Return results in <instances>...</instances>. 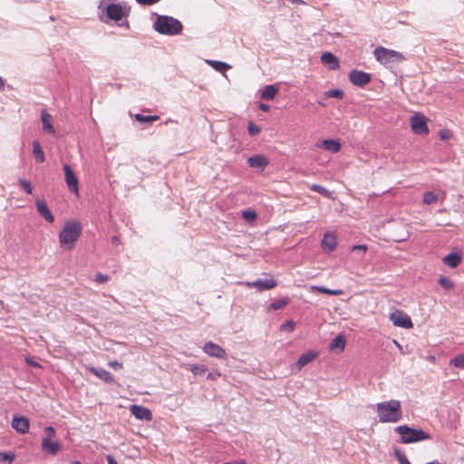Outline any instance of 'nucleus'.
Wrapping results in <instances>:
<instances>
[{
    "label": "nucleus",
    "mask_w": 464,
    "mask_h": 464,
    "mask_svg": "<svg viewBox=\"0 0 464 464\" xmlns=\"http://www.w3.org/2000/svg\"><path fill=\"white\" fill-rule=\"evenodd\" d=\"M379 421L382 423H396L402 419L401 401L390 400L376 404Z\"/></svg>",
    "instance_id": "obj_1"
},
{
    "label": "nucleus",
    "mask_w": 464,
    "mask_h": 464,
    "mask_svg": "<svg viewBox=\"0 0 464 464\" xmlns=\"http://www.w3.org/2000/svg\"><path fill=\"white\" fill-rule=\"evenodd\" d=\"M82 234V225L79 221L65 222L59 234V243L62 248L72 250Z\"/></svg>",
    "instance_id": "obj_2"
},
{
    "label": "nucleus",
    "mask_w": 464,
    "mask_h": 464,
    "mask_svg": "<svg viewBox=\"0 0 464 464\" xmlns=\"http://www.w3.org/2000/svg\"><path fill=\"white\" fill-rule=\"evenodd\" d=\"M153 28L160 34L177 35L181 33L183 25L172 16L160 15L154 22Z\"/></svg>",
    "instance_id": "obj_3"
},
{
    "label": "nucleus",
    "mask_w": 464,
    "mask_h": 464,
    "mask_svg": "<svg viewBox=\"0 0 464 464\" xmlns=\"http://www.w3.org/2000/svg\"><path fill=\"white\" fill-rule=\"evenodd\" d=\"M394 431L401 436V442L404 444L419 442L430 439V435L422 430L413 429L407 425L397 426Z\"/></svg>",
    "instance_id": "obj_4"
},
{
    "label": "nucleus",
    "mask_w": 464,
    "mask_h": 464,
    "mask_svg": "<svg viewBox=\"0 0 464 464\" xmlns=\"http://www.w3.org/2000/svg\"><path fill=\"white\" fill-rule=\"evenodd\" d=\"M373 54L376 60L385 66H391L393 63L402 62L405 60L402 53L382 46L375 48Z\"/></svg>",
    "instance_id": "obj_5"
},
{
    "label": "nucleus",
    "mask_w": 464,
    "mask_h": 464,
    "mask_svg": "<svg viewBox=\"0 0 464 464\" xmlns=\"http://www.w3.org/2000/svg\"><path fill=\"white\" fill-rule=\"evenodd\" d=\"M44 431L45 436L42 440V450L50 455H56L62 450V444L53 440L56 434L55 429L52 426H48Z\"/></svg>",
    "instance_id": "obj_6"
},
{
    "label": "nucleus",
    "mask_w": 464,
    "mask_h": 464,
    "mask_svg": "<svg viewBox=\"0 0 464 464\" xmlns=\"http://www.w3.org/2000/svg\"><path fill=\"white\" fill-rule=\"evenodd\" d=\"M427 121L428 119L420 113L412 115L410 119L411 130L418 135H428L430 130L427 126Z\"/></svg>",
    "instance_id": "obj_7"
},
{
    "label": "nucleus",
    "mask_w": 464,
    "mask_h": 464,
    "mask_svg": "<svg viewBox=\"0 0 464 464\" xmlns=\"http://www.w3.org/2000/svg\"><path fill=\"white\" fill-rule=\"evenodd\" d=\"M389 318L394 326L404 329H411L413 327L411 318L402 310L396 309L390 314Z\"/></svg>",
    "instance_id": "obj_8"
},
{
    "label": "nucleus",
    "mask_w": 464,
    "mask_h": 464,
    "mask_svg": "<svg viewBox=\"0 0 464 464\" xmlns=\"http://www.w3.org/2000/svg\"><path fill=\"white\" fill-rule=\"evenodd\" d=\"M105 11L108 19L119 22L129 15L130 8L120 4H111L106 6Z\"/></svg>",
    "instance_id": "obj_9"
},
{
    "label": "nucleus",
    "mask_w": 464,
    "mask_h": 464,
    "mask_svg": "<svg viewBox=\"0 0 464 464\" xmlns=\"http://www.w3.org/2000/svg\"><path fill=\"white\" fill-rule=\"evenodd\" d=\"M238 284L248 288H256L260 292L273 289L277 285L276 281H275L271 276L266 279H258L254 282H238Z\"/></svg>",
    "instance_id": "obj_10"
},
{
    "label": "nucleus",
    "mask_w": 464,
    "mask_h": 464,
    "mask_svg": "<svg viewBox=\"0 0 464 464\" xmlns=\"http://www.w3.org/2000/svg\"><path fill=\"white\" fill-rule=\"evenodd\" d=\"M65 183L69 190L75 195H79V180L72 168L68 164L63 165Z\"/></svg>",
    "instance_id": "obj_11"
},
{
    "label": "nucleus",
    "mask_w": 464,
    "mask_h": 464,
    "mask_svg": "<svg viewBox=\"0 0 464 464\" xmlns=\"http://www.w3.org/2000/svg\"><path fill=\"white\" fill-rule=\"evenodd\" d=\"M203 351L205 353H207L208 356L215 357L218 359H226L227 358V353L225 349H223L218 344L209 341L207 342L203 346Z\"/></svg>",
    "instance_id": "obj_12"
},
{
    "label": "nucleus",
    "mask_w": 464,
    "mask_h": 464,
    "mask_svg": "<svg viewBox=\"0 0 464 464\" xmlns=\"http://www.w3.org/2000/svg\"><path fill=\"white\" fill-rule=\"evenodd\" d=\"M349 80L353 85L362 87L371 82V75L362 71L353 70L349 73Z\"/></svg>",
    "instance_id": "obj_13"
},
{
    "label": "nucleus",
    "mask_w": 464,
    "mask_h": 464,
    "mask_svg": "<svg viewBox=\"0 0 464 464\" xmlns=\"http://www.w3.org/2000/svg\"><path fill=\"white\" fill-rule=\"evenodd\" d=\"M130 411L138 420H144L148 421L152 420L151 411L146 407L134 404L130 406Z\"/></svg>",
    "instance_id": "obj_14"
},
{
    "label": "nucleus",
    "mask_w": 464,
    "mask_h": 464,
    "mask_svg": "<svg viewBox=\"0 0 464 464\" xmlns=\"http://www.w3.org/2000/svg\"><path fill=\"white\" fill-rule=\"evenodd\" d=\"M12 428L20 434H25L30 428V421L25 417L14 416L12 420Z\"/></svg>",
    "instance_id": "obj_15"
},
{
    "label": "nucleus",
    "mask_w": 464,
    "mask_h": 464,
    "mask_svg": "<svg viewBox=\"0 0 464 464\" xmlns=\"http://www.w3.org/2000/svg\"><path fill=\"white\" fill-rule=\"evenodd\" d=\"M35 206L38 213L45 219V221L48 223H53L54 221V217L44 199H37Z\"/></svg>",
    "instance_id": "obj_16"
},
{
    "label": "nucleus",
    "mask_w": 464,
    "mask_h": 464,
    "mask_svg": "<svg viewBox=\"0 0 464 464\" xmlns=\"http://www.w3.org/2000/svg\"><path fill=\"white\" fill-rule=\"evenodd\" d=\"M337 246V237L332 232H327L324 234V238L322 240V247L324 251L332 252Z\"/></svg>",
    "instance_id": "obj_17"
},
{
    "label": "nucleus",
    "mask_w": 464,
    "mask_h": 464,
    "mask_svg": "<svg viewBox=\"0 0 464 464\" xmlns=\"http://www.w3.org/2000/svg\"><path fill=\"white\" fill-rule=\"evenodd\" d=\"M318 354H319L318 352H314V351H308V352L303 353L299 357V359L295 364L297 371H300L306 364H308L311 362H313L314 360H315L318 357Z\"/></svg>",
    "instance_id": "obj_18"
},
{
    "label": "nucleus",
    "mask_w": 464,
    "mask_h": 464,
    "mask_svg": "<svg viewBox=\"0 0 464 464\" xmlns=\"http://www.w3.org/2000/svg\"><path fill=\"white\" fill-rule=\"evenodd\" d=\"M322 63L326 65L330 70H336L339 68V61L333 53L326 52L321 56Z\"/></svg>",
    "instance_id": "obj_19"
},
{
    "label": "nucleus",
    "mask_w": 464,
    "mask_h": 464,
    "mask_svg": "<svg viewBox=\"0 0 464 464\" xmlns=\"http://www.w3.org/2000/svg\"><path fill=\"white\" fill-rule=\"evenodd\" d=\"M247 163L251 168L265 169L268 164L269 160L262 155H256L247 159Z\"/></svg>",
    "instance_id": "obj_20"
},
{
    "label": "nucleus",
    "mask_w": 464,
    "mask_h": 464,
    "mask_svg": "<svg viewBox=\"0 0 464 464\" xmlns=\"http://www.w3.org/2000/svg\"><path fill=\"white\" fill-rule=\"evenodd\" d=\"M41 121H42V123H43V129H44V131L49 133V134H54L55 133V130L53 126V118H52V115L50 113H48L47 111H42V114H41Z\"/></svg>",
    "instance_id": "obj_21"
},
{
    "label": "nucleus",
    "mask_w": 464,
    "mask_h": 464,
    "mask_svg": "<svg viewBox=\"0 0 464 464\" xmlns=\"http://www.w3.org/2000/svg\"><path fill=\"white\" fill-rule=\"evenodd\" d=\"M317 146L326 150H329L333 153L339 152L342 148L340 141H338L337 140H324Z\"/></svg>",
    "instance_id": "obj_22"
},
{
    "label": "nucleus",
    "mask_w": 464,
    "mask_h": 464,
    "mask_svg": "<svg viewBox=\"0 0 464 464\" xmlns=\"http://www.w3.org/2000/svg\"><path fill=\"white\" fill-rule=\"evenodd\" d=\"M90 372H92L96 377L100 378L101 380L104 381L105 382L111 383L114 382L113 375L104 370V369H96L94 367H92L89 369Z\"/></svg>",
    "instance_id": "obj_23"
},
{
    "label": "nucleus",
    "mask_w": 464,
    "mask_h": 464,
    "mask_svg": "<svg viewBox=\"0 0 464 464\" xmlns=\"http://www.w3.org/2000/svg\"><path fill=\"white\" fill-rule=\"evenodd\" d=\"M445 265L451 268L457 267L461 262V256L458 253H450L442 258Z\"/></svg>",
    "instance_id": "obj_24"
},
{
    "label": "nucleus",
    "mask_w": 464,
    "mask_h": 464,
    "mask_svg": "<svg viewBox=\"0 0 464 464\" xmlns=\"http://www.w3.org/2000/svg\"><path fill=\"white\" fill-rule=\"evenodd\" d=\"M346 345V340L345 337L343 334H339L336 336L330 344L331 350H339L340 352H343Z\"/></svg>",
    "instance_id": "obj_25"
},
{
    "label": "nucleus",
    "mask_w": 464,
    "mask_h": 464,
    "mask_svg": "<svg viewBox=\"0 0 464 464\" xmlns=\"http://www.w3.org/2000/svg\"><path fill=\"white\" fill-rule=\"evenodd\" d=\"M278 92V88L275 85H267L262 92V98L267 101L273 100Z\"/></svg>",
    "instance_id": "obj_26"
},
{
    "label": "nucleus",
    "mask_w": 464,
    "mask_h": 464,
    "mask_svg": "<svg viewBox=\"0 0 464 464\" xmlns=\"http://www.w3.org/2000/svg\"><path fill=\"white\" fill-rule=\"evenodd\" d=\"M311 290L314 292L326 294L329 295H341L343 294V291L341 289L332 290V289L325 288L324 286H317V285L311 286Z\"/></svg>",
    "instance_id": "obj_27"
},
{
    "label": "nucleus",
    "mask_w": 464,
    "mask_h": 464,
    "mask_svg": "<svg viewBox=\"0 0 464 464\" xmlns=\"http://www.w3.org/2000/svg\"><path fill=\"white\" fill-rule=\"evenodd\" d=\"M33 153L35 156L36 160L38 162L42 163L44 161V160H45L44 153L41 148L39 141H37V140L34 141V143H33Z\"/></svg>",
    "instance_id": "obj_28"
},
{
    "label": "nucleus",
    "mask_w": 464,
    "mask_h": 464,
    "mask_svg": "<svg viewBox=\"0 0 464 464\" xmlns=\"http://www.w3.org/2000/svg\"><path fill=\"white\" fill-rule=\"evenodd\" d=\"M289 304V298L285 297L280 300H276L270 304L268 310L269 311H276L284 308L285 305Z\"/></svg>",
    "instance_id": "obj_29"
},
{
    "label": "nucleus",
    "mask_w": 464,
    "mask_h": 464,
    "mask_svg": "<svg viewBox=\"0 0 464 464\" xmlns=\"http://www.w3.org/2000/svg\"><path fill=\"white\" fill-rule=\"evenodd\" d=\"M439 195L433 191H427L423 195V202L427 205H431L437 202Z\"/></svg>",
    "instance_id": "obj_30"
},
{
    "label": "nucleus",
    "mask_w": 464,
    "mask_h": 464,
    "mask_svg": "<svg viewBox=\"0 0 464 464\" xmlns=\"http://www.w3.org/2000/svg\"><path fill=\"white\" fill-rule=\"evenodd\" d=\"M135 120L141 123H148L160 120V116L158 115H151V116H145L142 114H135Z\"/></svg>",
    "instance_id": "obj_31"
},
{
    "label": "nucleus",
    "mask_w": 464,
    "mask_h": 464,
    "mask_svg": "<svg viewBox=\"0 0 464 464\" xmlns=\"http://www.w3.org/2000/svg\"><path fill=\"white\" fill-rule=\"evenodd\" d=\"M439 284L446 290H451L455 286L454 282L446 276H440L439 279Z\"/></svg>",
    "instance_id": "obj_32"
},
{
    "label": "nucleus",
    "mask_w": 464,
    "mask_h": 464,
    "mask_svg": "<svg viewBox=\"0 0 464 464\" xmlns=\"http://www.w3.org/2000/svg\"><path fill=\"white\" fill-rule=\"evenodd\" d=\"M310 189L314 191V192H317L326 198H330V195H331V192L329 190H327L325 188H324L323 186L321 185H318V184H313L310 186Z\"/></svg>",
    "instance_id": "obj_33"
},
{
    "label": "nucleus",
    "mask_w": 464,
    "mask_h": 464,
    "mask_svg": "<svg viewBox=\"0 0 464 464\" xmlns=\"http://www.w3.org/2000/svg\"><path fill=\"white\" fill-rule=\"evenodd\" d=\"M450 364L459 369H464V354H459L450 361Z\"/></svg>",
    "instance_id": "obj_34"
},
{
    "label": "nucleus",
    "mask_w": 464,
    "mask_h": 464,
    "mask_svg": "<svg viewBox=\"0 0 464 464\" xmlns=\"http://www.w3.org/2000/svg\"><path fill=\"white\" fill-rule=\"evenodd\" d=\"M19 185L22 187V188L27 193L32 194L33 193V187L31 183L24 179H19Z\"/></svg>",
    "instance_id": "obj_35"
},
{
    "label": "nucleus",
    "mask_w": 464,
    "mask_h": 464,
    "mask_svg": "<svg viewBox=\"0 0 464 464\" xmlns=\"http://www.w3.org/2000/svg\"><path fill=\"white\" fill-rule=\"evenodd\" d=\"M325 95L331 98L343 99L344 93L342 90H330L325 92Z\"/></svg>",
    "instance_id": "obj_36"
},
{
    "label": "nucleus",
    "mask_w": 464,
    "mask_h": 464,
    "mask_svg": "<svg viewBox=\"0 0 464 464\" xmlns=\"http://www.w3.org/2000/svg\"><path fill=\"white\" fill-rule=\"evenodd\" d=\"M394 454L396 456V459H398L400 464H411V462L408 460L407 457L404 453H402L401 450H396L394 451Z\"/></svg>",
    "instance_id": "obj_37"
},
{
    "label": "nucleus",
    "mask_w": 464,
    "mask_h": 464,
    "mask_svg": "<svg viewBox=\"0 0 464 464\" xmlns=\"http://www.w3.org/2000/svg\"><path fill=\"white\" fill-rule=\"evenodd\" d=\"M188 369L195 375L202 374V373H204L207 371L206 367L200 366V365H197V364H190Z\"/></svg>",
    "instance_id": "obj_38"
},
{
    "label": "nucleus",
    "mask_w": 464,
    "mask_h": 464,
    "mask_svg": "<svg viewBox=\"0 0 464 464\" xmlns=\"http://www.w3.org/2000/svg\"><path fill=\"white\" fill-rule=\"evenodd\" d=\"M14 459V455L13 453L0 452V461H8V464H11Z\"/></svg>",
    "instance_id": "obj_39"
},
{
    "label": "nucleus",
    "mask_w": 464,
    "mask_h": 464,
    "mask_svg": "<svg viewBox=\"0 0 464 464\" xmlns=\"http://www.w3.org/2000/svg\"><path fill=\"white\" fill-rule=\"evenodd\" d=\"M209 63L218 71H222L228 68V65L223 62L211 61Z\"/></svg>",
    "instance_id": "obj_40"
},
{
    "label": "nucleus",
    "mask_w": 464,
    "mask_h": 464,
    "mask_svg": "<svg viewBox=\"0 0 464 464\" xmlns=\"http://www.w3.org/2000/svg\"><path fill=\"white\" fill-rule=\"evenodd\" d=\"M439 136L442 140H450L453 136L452 131L450 130H440L439 132Z\"/></svg>",
    "instance_id": "obj_41"
},
{
    "label": "nucleus",
    "mask_w": 464,
    "mask_h": 464,
    "mask_svg": "<svg viewBox=\"0 0 464 464\" xmlns=\"http://www.w3.org/2000/svg\"><path fill=\"white\" fill-rule=\"evenodd\" d=\"M295 324L293 321H287L285 324L281 325L282 331L293 332L295 330Z\"/></svg>",
    "instance_id": "obj_42"
},
{
    "label": "nucleus",
    "mask_w": 464,
    "mask_h": 464,
    "mask_svg": "<svg viewBox=\"0 0 464 464\" xmlns=\"http://www.w3.org/2000/svg\"><path fill=\"white\" fill-rule=\"evenodd\" d=\"M243 218L248 221H253L256 218V213L253 210H246L243 212Z\"/></svg>",
    "instance_id": "obj_43"
},
{
    "label": "nucleus",
    "mask_w": 464,
    "mask_h": 464,
    "mask_svg": "<svg viewBox=\"0 0 464 464\" xmlns=\"http://www.w3.org/2000/svg\"><path fill=\"white\" fill-rule=\"evenodd\" d=\"M247 129H248L249 134H251V135H256V134H258L261 131L260 127H258L257 125H256V124H254L252 122H250L248 124Z\"/></svg>",
    "instance_id": "obj_44"
},
{
    "label": "nucleus",
    "mask_w": 464,
    "mask_h": 464,
    "mask_svg": "<svg viewBox=\"0 0 464 464\" xmlns=\"http://www.w3.org/2000/svg\"><path fill=\"white\" fill-rule=\"evenodd\" d=\"M108 280H109V276L107 275L98 273L95 276V281L99 284L106 283Z\"/></svg>",
    "instance_id": "obj_45"
},
{
    "label": "nucleus",
    "mask_w": 464,
    "mask_h": 464,
    "mask_svg": "<svg viewBox=\"0 0 464 464\" xmlns=\"http://www.w3.org/2000/svg\"><path fill=\"white\" fill-rule=\"evenodd\" d=\"M109 366L112 367L115 370H120L123 368V365L121 362H119L117 361L110 362Z\"/></svg>",
    "instance_id": "obj_46"
},
{
    "label": "nucleus",
    "mask_w": 464,
    "mask_h": 464,
    "mask_svg": "<svg viewBox=\"0 0 464 464\" xmlns=\"http://www.w3.org/2000/svg\"><path fill=\"white\" fill-rule=\"evenodd\" d=\"M136 1L142 5H150L158 3L160 0H136Z\"/></svg>",
    "instance_id": "obj_47"
},
{
    "label": "nucleus",
    "mask_w": 464,
    "mask_h": 464,
    "mask_svg": "<svg viewBox=\"0 0 464 464\" xmlns=\"http://www.w3.org/2000/svg\"><path fill=\"white\" fill-rule=\"evenodd\" d=\"M367 246L365 245H355L352 247V250L353 251H355V250H362L363 252H366L367 251Z\"/></svg>",
    "instance_id": "obj_48"
},
{
    "label": "nucleus",
    "mask_w": 464,
    "mask_h": 464,
    "mask_svg": "<svg viewBox=\"0 0 464 464\" xmlns=\"http://www.w3.org/2000/svg\"><path fill=\"white\" fill-rule=\"evenodd\" d=\"M259 109L263 111H268L270 110V107L267 104L260 103Z\"/></svg>",
    "instance_id": "obj_49"
},
{
    "label": "nucleus",
    "mask_w": 464,
    "mask_h": 464,
    "mask_svg": "<svg viewBox=\"0 0 464 464\" xmlns=\"http://www.w3.org/2000/svg\"><path fill=\"white\" fill-rule=\"evenodd\" d=\"M427 361L430 362V363L432 364H435L436 363V357L434 355H428L426 357Z\"/></svg>",
    "instance_id": "obj_50"
},
{
    "label": "nucleus",
    "mask_w": 464,
    "mask_h": 464,
    "mask_svg": "<svg viewBox=\"0 0 464 464\" xmlns=\"http://www.w3.org/2000/svg\"><path fill=\"white\" fill-rule=\"evenodd\" d=\"M107 461H108V464H118L117 461L115 460V459L111 455L107 456Z\"/></svg>",
    "instance_id": "obj_51"
},
{
    "label": "nucleus",
    "mask_w": 464,
    "mask_h": 464,
    "mask_svg": "<svg viewBox=\"0 0 464 464\" xmlns=\"http://www.w3.org/2000/svg\"><path fill=\"white\" fill-rule=\"evenodd\" d=\"M26 362L31 364L32 366L34 367H36V368H39L40 367V364L38 362H33V361H30V360H26Z\"/></svg>",
    "instance_id": "obj_52"
},
{
    "label": "nucleus",
    "mask_w": 464,
    "mask_h": 464,
    "mask_svg": "<svg viewBox=\"0 0 464 464\" xmlns=\"http://www.w3.org/2000/svg\"><path fill=\"white\" fill-rule=\"evenodd\" d=\"M111 240H112L113 244H119L120 243V239H119L118 237H113Z\"/></svg>",
    "instance_id": "obj_53"
},
{
    "label": "nucleus",
    "mask_w": 464,
    "mask_h": 464,
    "mask_svg": "<svg viewBox=\"0 0 464 464\" xmlns=\"http://www.w3.org/2000/svg\"><path fill=\"white\" fill-rule=\"evenodd\" d=\"M4 81L2 80V78L0 77V90H3L4 89Z\"/></svg>",
    "instance_id": "obj_54"
},
{
    "label": "nucleus",
    "mask_w": 464,
    "mask_h": 464,
    "mask_svg": "<svg viewBox=\"0 0 464 464\" xmlns=\"http://www.w3.org/2000/svg\"><path fill=\"white\" fill-rule=\"evenodd\" d=\"M208 379H215L214 376L212 375V373H209L208 376Z\"/></svg>",
    "instance_id": "obj_55"
},
{
    "label": "nucleus",
    "mask_w": 464,
    "mask_h": 464,
    "mask_svg": "<svg viewBox=\"0 0 464 464\" xmlns=\"http://www.w3.org/2000/svg\"><path fill=\"white\" fill-rule=\"evenodd\" d=\"M72 464H81V462L78 461V460H74V461L72 462Z\"/></svg>",
    "instance_id": "obj_56"
},
{
    "label": "nucleus",
    "mask_w": 464,
    "mask_h": 464,
    "mask_svg": "<svg viewBox=\"0 0 464 464\" xmlns=\"http://www.w3.org/2000/svg\"><path fill=\"white\" fill-rule=\"evenodd\" d=\"M394 343H396V346H397V347L401 348V345H400L396 341H395Z\"/></svg>",
    "instance_id": "obj_57"
},
{
    "label": "nucleus",
    "mask_w": 464,
    "mask_h": 464,
    "mask_svg": "<svg viewBox=\"0 0 464 464\" xmlns=\"http://www.w3.org/2000/svg\"><path fill=\"white\" fill-rule=\"evenodd\" d=\"M394 343H396V346H397V347L401 348V345H400L396 341H395Z\"/></svg>",
    "instance_id": "obj_58"
}]
</instances>
